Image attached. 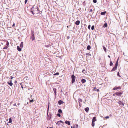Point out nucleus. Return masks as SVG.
I'll use <instances>...</instances> for the list:
<instances>
[{
	"mask_svg": "<svg viewBox=\"0 0 128 128\" xmlns=\"http://www.w3.org/2000/svg\"><path fill=\"white\" fill-rule=\"evenodd\" d=\"M118 65V60L117 61L116 63L114 65V67L112 68V70H111V72H112L113 71H114L115 70L117 67Z\"/></svg>",
	"mask_w": 128,
	"mask_h": 128,
	"instance_id": "nucleus-1",
	"label": "nucleus"
},
{
	"mask_svg": "<svg viewBox=\"0 0 128 128\" xmlns=\"http://www.w3.org/2000/svg\"><path fill=\"white\" fill-rule=\"evenodd\" d=\"M76 78V77L74 74H72L71 76L72 78V83L73 84L74 83L75 81V79Z\"/></svg>",
	"mask_w": 128,
	"mask_h": 128,
	"instance_id": "nucleus-2",
	"label": "nucleus"
},
{
	"mask_svg": "<svg viewBox=\"0 0 128 128\" xmlns=\"http://www.w3.org/2000/svg\"><path fill=\"white\" fill-rule=\"evenodd\" d=\"M121 89V87L120 86H119L117 87H114L113 88L114 90H116L117 89Z\"/></svg>",
	"mask_w": 128,
	"mask_h": 128,
	"instance_id": "nucleus-3",
	"label": "nucleus"
},
{
	"mask_svg": "<svg viewBox=\"0 0 128 128\" xmlns=\"http://www.w3.org/2000/svg\"><path fill=\"white\" fill-rule=\"evenodd\" d=\"M122 92H116L115 93V94H116V95L117 96H119V95L122 94Z\"/></svg>",
	"mask_w": 128,
	"mask_h": 128,
	"instance_id": "nucleus-4",
	"label": "nucleus"
},
{
	"mask_svg": "<svg viewBox=\"0 0 128 128\" xmlns=\"http://www.w3.org/2000/svg\"><path fill=\"white\" fill-rule=\"evenodd\" d=\"M31 38L32 39V40H34L35 38L34 36V34L33 33H32V35Z\"/></svg>",
	"mask_w": 128,
	"mask_h": 128,
	"instance_id": "nucleus-5",
	"label": "nucleus"
},
{
	"mask_svg": "<svg viewBox=\"0 0 128 128\" xmlns=\"http://www.w3.org/2000/svg\"><path fill=\"white\" fill-rule=\"evenodd\" d=\"M86 59L87 60L88 59V57L89 56H90L91 54H89V53H86Z\"/></svg>",
	"mask_w": 128,
	"mask_h": 128,
	"instance_id": "nucleus-6",
	"label": "nucleus"
},
{
	"mask_svg": "<svg viewBox=\"0 0 128 128\" xmlns=\"http://www.w3.org/2000/svg\"><path fill=\"white\" fill-rule=\"evenodd\" d=\"M63 102L62 100H60L58 102V104L59 105H60L61 104H63Z\"/></svg>",
	"mask_w": 128,
	"mask_h": 128,
	"instance_id": "nucleus-7",
	"label": "nucleus"
},
{
	"mask_svg": "<svg viewBox=\"0 0 128 128\" xmlns=\"http://www.w3.org/2000/svg\"><path fill=\"white\" fill-rule=\"evenodd\" d=\"M65 123L66 124H68V125H70V123L69 121L66 120L65 122Z\"/></svg>",
	"mask_w": 128,
	"mask_h": 128,
	"instance_id": "nucleus-8",
	"label": "nucleus"
},
{
	"mask_svg": "<svg viewBox=\"0 0 128 128\" xmlns=\"http://www.w3.org/2000/svg\"><path fill=\"white\" fill-rule=\"evenodd\" d=\"M20 47L18 46L17 47V49L18 50L19 52L21 51L22 50L21 48H20Z\"/></svg>",
	"mask_w": 128,
	"mask_h": 128,
	"instance_id": "nucleus-9",
	"label": "nucleus"
},
{
	"mask_svg": "<svg viewBox=\"0 0 128 128\" xmlns=\"http://www.w3.org/2000/svg\"><path fill=\"white\" fill-rule=\"evenodd\" d=\"M75 24L77 25H78L80 23V21L79 20H77L75 22Z\"/></svg>",
	"mask_w": 128,
	"mask_h": 128,
	"instance_id": "nucleus-10",
	"label": "nucleus"
},
{
	"mask_svg": "<svg viewBox=\"0 0 128 128\" xmlns=\"http://www.w3.org/2000/svg\"><path fill=\"white\" fill-rule=\"evenodd\" d=\"M93 90L99 92V90L98 89H97L96 87H95L94 88Z\"/></svg>",
	"mask_w": 128,
	"mask_h": 128,
	"instance_id": "nucleus-11",
	"label": "nucleus"
},
{
	"mask_svg": "<svg viewBox=\"0 0 128 128\" xmlns=\"http://www.w3.org/2000/svg\"><path fill=\"white\" fill-rule=\"evenodd\" d=\"M96 120V117H94L93 118L92 120V121L93 122H94Z\"/></svg>",
	"mask_w": 128,
	"mask_h": 128,
	"instance_id": "nucleus-12",
	"label": "nucleus"
},
{
	"mask_svg": "<svg viewBox=\"0 0 128 128\" xmlns=\"http://www.w3.org/2000/svg\"><path fill=\"white\" fill-rule=\"evenodd\" d=\"M84 110L86 112H88L89 110V108L88 107H87L84 108Z\"/></svg>",
	"mask_w": 128,
	"mask_h": 128,
	"instance_id": "nucleus-13",
	"label": "nucleus"
},
{
	"mask_svg": "<svg viewBox=\"0 0 128 128\" xmlns=\"http://www.w3.org/2000/svg\"><path fill=\"white\" fill-rule=\"evenodd\" d=\"M20 47L21 48H22L23 47V42H22L20 45Z\"/></svg>",
	"mask_w": 128,
	"mask_h": 128,
	"instance_id": "nucleus-14",
	"label": "nucleus"
},
{
	"mask_svg": "<svg viewBox=\"0 0 128 128\" xmlns=\"http://www.w3.org/2000/svg\"><path fill=\"white\" fill-rule=\"evenodd\" d=\"M86 80L85 79H82L81 80V82L82 83H84L86 82Z\"/></svg>",
	"mask_w": 128,
	"mask_h": 128,
	"instance_id": "nucleus-15",
	"label": "nucleus"
},
{
	"mask_svg": "<svg viewBox=\"0 0 128 128\" xmlns=\"http://www.w3.org/2000/svg\"><path fill=\"white\" fill-rule=\"evenodd\" d=\"M91 48V47L90 45H88L87 47V49L88 50H90Z\"/></svg>",
	"mask_w": 128,
	"mask_h": 128,
	"instance_id": "nucleus-16",
	"label": "nucleus"
},
{
	"mask_svg": "<svg viewBox=\"0 0 128 128\" xmlns=\"http://www.w3.org/2000/svg\"><path fill=\"white\" fill-rule=\"evenodd\" d=\"M106 13V12L105 11L104 12H101L100 13V14L101 15H104Z\"/></svg>",
	"mask_w": 128,
	"mask_h": 128,
	"instance_id": "nucleus-17",
	"label": "nucleus"
},
{
	"mask_svg": "<svg viewBox=\"0 0 128 128\" xmlns=\"http://www.w3.org/2000/svg\"><path fill=\"white\" fill-rule=\"evenodd\" d=\"M107 25L106 23H105L104 24V25L103 26L104 28H105V27H107Z\"/></svg>",
	"mask_w": 128,
	"mask_h": 128,
	"instance_id": "nucleus-18",
	"label": "nucleus"
},
{
	"mask_svg": "<svg viewBox=\"0 0 128 128\" xmlns=\"http://www.w3.org/2000/svg\"><path fill=\"white\" fill-rule=\"evenodd\" d=\"M8 84H9L11 86H12L13 85V84L12 83V82H8Z\"/></svg>",
	"mask_w": 128,
	"mask_h": 128,
	"instance_id": "nucleus-19",
	"label": "nucleus"
},
{
	"mask_svg": "<svg viewBox=\"0 0 128 128\" xmlns=\"http://www.w3.org/2000/svg\"><path fill=\"white\" fill-rule=\"evenodd\" d=\"M103 49H104V51L105 52H106V48H105V47L104 46H103Z\"/></svg>",
	"mask_w": 128,
	"mask_h": 128,
	"instance_id": "nucleus-20",
	"label": "nucleus"
},
{
	"mask_svg": "<svg viewBox=\"0 0 128 128\" xmlns=\"http://www.w3.org/2000/svg\"><path fill=\"white\" fill-rule=\"evenodd\" d=\"M58 112L59 113L61 114V113H62V110L61 109H60L58 110Z\"/></svg>",
	"mask_w": 128,
	"mask_h": 128,
	"instance_id": "nucleus-21",
	"label": "nucleus"
},
{
	"mask_svg": "<svg viewBox=\"0 0 128 128\" xmlns=\"http://www.w3.org/2000/svg\"><path fill=\"white\" fill-rule=\"evenodd\" d=\"M92 126H94V122H93V121L92 122Z\"/></svg>",
	"mask_w": 128,
	"mask_h": 128,
	"instance_id": "nucleus-22",
	"label": "nucleus"
},
{
	"mask_svg": "<svg viewBox=\"0 0 128 128\" xmlns=\"http://www.w3.org/2000/svg\"><path fill=\"white\" fill-rule=\"evenodd\" d=\"M12 122V121L11 119V118H9V122H8V123H10Z\"/></svg>",
	"mask_w": 128,
	"mask_h": 128,
	"instance_id": "nucleus-23",
	"label": "nucleus"
},
{
	"mask_svg": "<svg viewBox=\"0 0 128 128\" xmlns=\"http://www.w3.org/2000/svg\"><path fill=\"white\" fill-rule=\"evenodd\" d=\"M113 65V63L112 61H110V66H112Z\"/></svg>",
	"mask_w": 128,
	"mask_h": 128,
	"instance_id": "nucleus-24",
	"label": "nucleus"
},
{
	"mask_svg": "<svg viewBox=\"0 0 128 128\" xmlns=\"http://www.w3.org/2000/svg\"><path fill=\"white\" fill-rule=\"evenodd\" d=\"M78 100L80 102H82V100L80 98L78 99Z\"/></svg>",
	"mask_w": 128,
	"mask_h": 128,
	"instance_id": "nucleus-25",
	"label": "nucleus"
},
{
	"mask_svg": "<svg viewBox=\"0 0 128 128\" xmlns=\"http://www.w3.org/2000/svg\"><path fill=\"white\" fill-rule=\"evenodd\" d=\"M94 26L93 25L92 26L91 29L92 30H93L94 29Z\"/></svg>",
	"mask_w": 128,
	"mask_h": 128,
	"instance_id": "nucleus-26",
	"label": "nucleus"
},
{
	"mask_svg": "<svg viewBox=\"0 0 128 128\" xmlns=\"http://www.w3.org/2000/svg\"><path fill=\"white\" fill-rule=\"evenodd\" d=\"M59 74V73L58 72H56V74H54V75H58Z\"/></svg>",
	"mask_w": 128,
	"mask_h": 128,
	"instance_id": "nucleus-27",
	"label": "nucleus"
},
{
	"mask_svg": "<svg viewBox=\"0 0 128 128\" xmlns=\"http://www.w3.org/2000/svg\"><path fill=\"white\" fill-rule=\"evenodd\" d=\"M8 47L7 46H6L5 47H4L3 48V49H7L8 48Z\"/></svg>",
	"mask_w": 128,
	"mask_h": 128,
	"instance_id": "nucleus-28",
	"label": "nucleus"
},
{
	"mask_svg": "<svg viewBox=\"0 0 128 128\" xmlns=\"http://www.w3.org/2000/svg\"><path fill=\"white\" fill-rule=\"evenodd\" d=\"M90 25L89 24L88 26V28L90 30Z\"/></svg>",
	"mask_w": 128,
	"mask_h": 128,
	"instance_id": "nucleus-29",
	"label": "nucleus"
},
{
	"mask_svg": "<svg viewBox=\"0 0 128 128\" xmlns=\"http://www.w3.org/2000/svg\"><path fill=\"white\" fill-rule=\"evenodd\" d=\"M93 2L94 3H96L97 2L96 0H93Z\"/></svg>",
	"mask_w": 128,
	"mask_h": 128,
	"instance_id": "nucleus-30",
	"label": "nucleus"
},
{
	"mask_svg": "<svg viewBox=\"0 0 128 128\" xmlns=\"http://www.w3.org/2000/svg\"><path fill=\"white\" fill-rule=\"evenodd\" d=\"M57 116H59L60 117V116H61V115H60V114H59V113L57 114Z\"/></svg>",
	"mask_w": 128,
	"mask_h": 128,
	"instance_id": "nucleus-31",
	"label": "nucleus"
},
{
	"mask_svg": "<svg viewBox=\"0 0 128 128\" xmlns=\"http://www.w3.org/2000/svg\"><path fill=\"white\" fill-rule=\"evenodd\" d=\"M60 122H59V121H58V122H57L56 123V124L59 125L60 124Z\"/></svg>",
	"mask_w": 128,
	"mask_h": 128,
	"instance_id": "nucleus-32",
	"label": "nucleus"
},
{
	"mask_svg": "<svg viewBox=\"0 0 128 128\" xmlns=\"http://www.w3.org/2000/svg\"><path fill=\"white\" fill-rule=\"evenodd\" d=\"M6 45L7 46H8V45H9V43L7 41L6 42Z\"/></svg>",
	"mask_w": 128,
	"mask_h": 128,
	"instance_id": "nucleus-33",
	"label": "nucleus"
},
{
	"mask_svg": "<svg viewBox=\"0 0 128 128\" xmlns=\"http://www.w3.org/2000/svg\"><path fill=\"white\" fill-rule=\"evenodd\" d=\"M119 72H118V73H117V75L118 76H120H120L119 75Z\"/></svg>",
	"mask_w": 128,
	"mask_h": 128,
	"instance_id": "nucleus-34",
	"label": "nucleus"
},
{
	"mask_svg": "<svg viewBox=\"0 0 128 128\" xmlns=\"http://www.w3.org/2000/svg\"><path fill=\"white\" fill-rule=\"evenodd\" d=\"M105 118H109V117L108 116H106L105 117Z\"/></svg>",
	"mask_w": 128,
	"mask_h": 128,
	"instance_id": "nucleus-35",
	"label": "nucleus"
},
{
	"mask_svg": "<svg viewBox=\"0 0 128 128\" xmlns=\"http://www.w3.org/2000/svg\"><path fill=\"white\" fill-rule=\"evenodd\" d=\"M33 101V99H32V100H30V102H32Z\"/></svg>",
	"mask_w": 128,
	"mask_h": 128,
	"instance_id": "nucleus-36",
	"label": "nucleus"
},
{
	"mask_svg": "<svg viewBox=\"0 0 128 128\" xmlns=\"http://www.w3.org/2000/svg\"><path fill=\"white\" fill-rule=\"evenodd\" d=\"M78 124H76V128H78Z\"/></svg>",
	"mask_w": 128,
	"mask_h": 128,
	"instance_id": "nucleus-37",
	"label": "nucleus"
},
{
	"mask_svg": "<svg viewBox=\"0 0 128 128\" xmlns=\"http://www.w3.org/2000/svg\"><path fill=\"white\" fill-rule=\"evenodd\" d=\"M121 102H122V101H119V102L118 103L120 104H121Z\"/></svg>",
	"mask_w": 128,
	"mask_h": 128,
	"instance_id": "nucleus-38",
	"label": "nucleus"
},
{
	"mask_svg": "<svg viewBox=\"0 0 128 128\" xmlns=\"http://www.w3.org/2000/svg\"><path fill=\"white\" fill-rule=\"evenodd\" d=\"M27 1H28V0H25V4H26Z\"/></svg>",
	"mask_w": 128,
	"mask_h": 128,
	"instance_id": "nucleus-39",
	"label": "nucleus"
},
{
	"mask_svg": "<svg viewBox=\"0 0 128 128\" xmlns=\"http://www.w3.org/2000/svg\"><path fill=\"white\" fill-rule=\"evenodd\" d=\"M48 115V108H47V115Z\"/></svg>",
	"mask_w": 128,
	"mask_h": 128,
	"instance_id": "nucleus-40",
	"label": "nucleus"
},
{
	"mask_svg": "<svg viewBox=\"0 0 128 128\" xmlns=\"http://www.w3.org/2000/svg\"><path fill=\"white\" fill-rule=\"evenodd\" d=\"M84 71L86 72L85 70H82V72L83 73H84Z\"/></svg>",
	"mask_w": 128,
	"mask_h": 128,
	"instance_id": "nucleus-41",
	"label": "nucleus"
},
{
	"mask_svg": "<svg viewBox=\"0 0 128 128\" xmlns=\"http://www.w3.org/2000/svg\"><path fill=\"white\" fill-rule=\"evenodd\" d=\"M31 12L33 14H34V12H33V11H31Z\"/></svg>",
	"mask_w": 128,
	"mask_h": 128,
	"instance_id": "nucleus-42",
	"label": "nucleus"
},
{
	"mask_svg": "<svg viewBox=\"0 0 128 128\" xmlns=\"http://www.w3.org/2000/svg\"><path fill=\"white\" fill-rule=\"evenodd\" d=\"M13 77H12V76H11V80H12L13 78Z\"/></svg>",
	"mask_w": 128,
	"mask_h": 128,
	"instance_id": "nucleus-43",
	"label": "nucleus"
},
{
	"mask_svg": "<svg viewBox=\"0 0 128 128\" xmlns=\"http://www.w3.org/2000/svg\"><path fill=\"white\" fill-rule=\"evenodd\" d=\"M15 24L14 23L12 25V26H15Z\"/></svg>",
	"mask_w": 128,
	"mask_h": 128,
	"instance_id": "nucleus-44",
	"label": "nucleus"
},
{
	"mask_svg": "<svg viewBox=\"0 0 128 128\" xmlns=\"http://www.w3.org/2000/svg\"><path fill=\"white\" fill-rule=\"evenodd\" d=\"M13 106H16V103L14 104H13Z\"/></svg>",
	"mask_w": 128,
	"mask_h": 128,
	"instance_id": "nucleus-45",
	"label": "nucleus"
},
{
	"mask_svg": "<svg viewBox=\"0 0 128 128\" xmlns=\"http://www.w3.org/2000/svg\"><path fill=\"white\" fill-rule=\"evenodd\" d=\"M59 122H62L61 120H60L59 121Z\"/></svg>",
	"mask_w": 128,
	"mask_h": 128,
	"instance_id": "nucleus-46",
	"label": "nucleus"
},
{
	"mask_svg": "<svg viewBox=\"0 0 128 128\" xmlns=\"http://www.w3.org/2000/svg\"><path fill=\"white\" fill-rule=\"evenodd\" d=\"M92 11V9H91L90 10V11L89 12H91Z\"/></svg>",
	"mask_w": 128,
	"mask_h": 128,
	"instance_id": "nucleus-47",
	"label": "nucleus"
},
{
	"mask_svg": "<svg viewBox=\"0 0 128 128\" xmlns=\"http://www.w3.org/2000/svg\"><path fill=\"white\" fill-rule=\"evenodd\" d=\"M108 57L109 58H110V56L109 55L108 56Z\"/></svg>",
	"mask_w": 128,
	"mask_h": 128,
	"instance_id": "nucleus-48",
	"label": "nucleus"
},
{
	"mask_svg": "<svg viewBox=\"0 0 128 128\" xmlns=\"http://www.w3.org/2000/svg\"><path fill=\"white\" fill-rule=\"evenodd\" d=\"M121 104H122L123 106H124V104L122 102H121Z\"/></svg>",
	"mask_w": 128,
	"mask_h": 128,
	"instance_id": "nucleus-49",
	"label": "nucleus"
},
{
	"mask_svg": "<svg viewBox=\"0 0 128 128\" xmlns=\"http://www.w3.org/2000/svg\"><path fill=\"white\" fill-rule=\"evenodd\" d=\"M116 94H115H115H113V96H115V95Z\"/></svg>",
	"mask_w": 128,
	"mask_h": 128,
	"instance_id": "nucleus-50",
	"label": "nucleus"
},
{
	"mask_svg": "<svg viewBox=\"0 0 128 128\" xmlns=\"http://www.w3.org/2000/svg\"><path fill=\"white\" fill-rule=\"evenodd\" d=\"M18 106L19 105H20V103H18Z\"/></svg>",
	"mask_w": 128,
	"mask_h": 128,
	"instance_id": "nucleus-51",
	"label": "nucleus"
},
{
	"mask_svg": "<svg viewBox=\"0 0 128 128\" xmlns=\"http://www.w3.org/2000/svg\"><path fill=\"white\" fill-rule=\"evenodd\" d=\"M10 82H12V81L11 80H10Z\"/></svg>",
	"mask_w": 128,
	"mask_h": 128,
	"instance_id": "nucleus-52",
	"label": "nucleus"
},
{
	"mask_svg": "<svg viewBox=\"0 0 128 128\" xmlns=\"http://www.w3.org/2000/svg\"><path fill=\"white\" fill-rule=\"evenodd\" d=\"M15 82L16 83V82H17V81H16Z\"/></svg>",
	"mask_w": 128,
	"mask_h": 128,
	"instance_id": "nucleus-53",
	"label": "nucleus"
},
{
	"mask_svg": "<svg viewBox=\"0 0 128 128\" xmlns=\"http://www.w3.org/2000/svg\"><path fill=\"white\" fill-rule=\"evenodd\" d=\"M21 87L22 88H23V87L22 86H21Z\"/></svg>",
	"mask_w": 128,
	"mask_h": 128,
	"instance_id": "nucleus-54",
	"label": "nucleus"
},
{
	"mask_svg": "<svg viewBox=\"0 0 128 128\" xmlns=\"http://www.w3.org/2000/svg\"><path fill=\"white\" fill-rule=\"evenodd\" d=\"M71 128H73L72 126L71 127Z\"/></svg>",
	"mask_w": 128,
	"mask_h": 128,
	"instance_id": "nucleus-55",
	"label": "nucleus"
},
{
	"mask_svg": "<svg viewBox=\"0 0 128 128\" xmlns=\"http://www.w3.org/2000/svg\"><path fill=\"white\" fill-rule=\"evenodd\" d=\"M53 128V127H52V128H51V127H50L49 128Z\"/></svg>",
	"mask_w": 128,
	"mask_h": 128,
	"instance_id": "nucleus-56",
	"label": "nucleus"
},
{
	"mask_svg": "<svg viewBox=\"0 0 128 128\" xmlns=\"http://www.w3.org/2000/svg\"><path fill=\"white\" fill-rule=\"evenodd\" d=\"M49 104H48V108H49Z\"/></svg>",
	"mask_w": 128,
	"mask_h": 128,
	"instance_id": "nucleus-57",
	"label": "nucleus"
},
{
	"mask_svg": "<svg viewBox=\"0 0 128 128\" xmlns=\"http://www.w3.org/2000/svg\"><path fill=\"white\" fill-rule=\"evenodd\" d=\"M27 104H28V102H27Z\"/></svg>",
	"mask_w": 128,
	"mask_h": 128,
	"instance_id": "nucleus-58",
	"label": "nucleus"
},
{
	"mask_svg": "<svg viewBox=\"0 0 128 128\" xmlns=\"http://www.w3.org/2000/svg\"><path fill=\"white\" fill-rule=\"evenodd\" d=\"M46 128H48V127H47Z\"/></svg>",
	"mask_w": 128,
	"mask_h": 128,
	"instance_id": "nucleus-59",
	"label": "nucleus"
},
{
	"mask_svg": "<svg viewBox=\"0 0 128 128\" xmlns=\"http://www.w3.org/2000/svg\"><path fill=\"white\" fill-rule=\"evenodd\" d=\"M74 128H75L74 127Z\"/></svg>",
	"mask_w": 128,
	"mask_h": 128,
	"instance_id": "nucleus-60",
	"label": "nucleus"
}]
</instances>
